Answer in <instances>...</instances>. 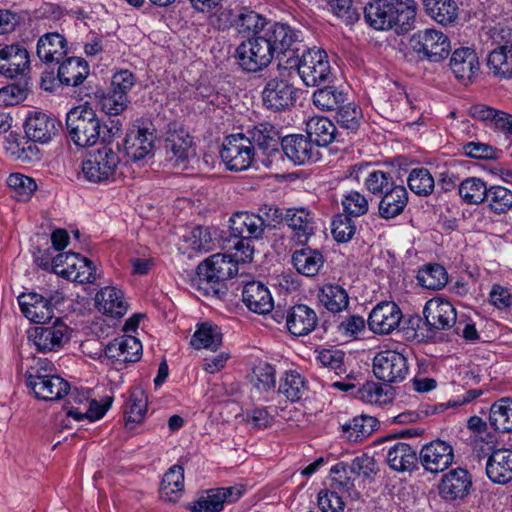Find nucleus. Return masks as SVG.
Masks as SVG:
<instances>
[{"label":"nucleus","instance_id":"1","mask_svg":"<svg viewBox=\"0 0 512 512\" xmlns=\"http://www.w3.org/2000/svg\"><path fill=\"white\" fill-rule=\"evenodd\" d=\"M66 126L71 141L78 147H92L101 138V120L96 111L87 104L69 110L66 115Z\"/></svg>","mask_w":512,"mask_h":512},{"label":"nucleus","instance_id":"2","mask_svg":"<svg viewBox=\"0 0 512 512\" xmlns=\"http://www.w3.org/2000/svg\"><path fill=\"white\" fill-rule=\"evenodd\" d=\"M229 228L231 235L236 238L233 249L236 250L238 259L250 262L254 254L251 243L255 239H260L265 231L263 221H260L255 213L239 211L230 217Z\"/></svg>","mask_w":512,"mask_h":512},{"label":"nucleus","instance_id":"3","mask_svg":"<svg viewBox=\"0 0 512 512\" xmlns=\"http://www.w3.org/2000/svg\"><path fill=\"white\" fill-rule=\"evenodd\" d=\"M120 158L109 147L90 153L81 164L82 177L91 183H105L115 178Z\"/></svg>","mask_w":512,"mask_h":512},{"label":"nucleus","instance_id":"4","mask_svg":"<svg viewBox=\"0 0 512 512\" xmlns=\"http://www.w3.org/2000/svg\"><path fill=\"white\" fill-rule=\"evenodd\" d=\"M53 271L70 281L80 284L96 281V267L86 257L78 253L67 252L58 254L52 261Z\"/></svg>","mask_w":512,"mask_h":512},{"label":"nucleus","instance_id":"5","mask_svg":"<svg viewBox=\"0 0 512 512\" xmlns=\"http://www.w3.org/2000/svg\"><path fill=\"white\" fill-rule=\"evenodd\" d=\"M273 57L272 46L263 36L243 41L236 49L237 62L247 72H258L266 68Z\"/></svg>","mask_w":512,"mask_h":512},{"label":"nucleus","instance_id":"6","mask_svg":"<svg viewBox=\"0 0 512 512\" xmlns=\"http://www.w3.org/2000/svg\"><path fill=\"white\" fill-rule=\"evenodd\" d=\"M220 156L228 170L244 171L254 160V145L251 139L243 134L230 135L223 142Z\"/></svg>","mask_w":512,"mask_h":512},{"label":"nucleus","instance_id":"7","mask_svg":"<svg viewBox=\"0 0 512 512\" xmlns=\"http://www.w3.org/2000/svg\"><path fill=\"white\" fill-rule=\"evenodd\" d=\"M70 339L69 327L60 319L55 318L51 324L37 326L28 331V340L39 352H56Z\"/></svg>","mask_w":512,"mask_h":512},{"label":"nucleus","instance_id":"8","mask_svg":"<svg viewBox=\"0 0 512 512\" xmlns=\"http://www.w3.org/2000/svg\"><path fill=\"white\" fill-rule=\"evenodd\" d=\"M412 49L433 62L445 59L450 53L449 38L436 29H425L415 33L411 40Z\"/></svg>","mask_w":512,"mask_h":512},{"label":"nucleus","instance_id":"9","mask_svg":"<svg viewBox=\"0 0 512 512\" xmlns=\"http://www.w3.org/2000/svg\"><path fill=\"white\" fill-rule=\"evenodd\" d=\"M238 258L236 252L233 256L225 253L213 254L198 265L197 274L200 279L211 283L230 279L237 274L238 263H245Z\"/></svg>","mask_w":512,"mask_h":512},{"label":"nucleus","instance_id":"10","mask_svg":"<svg viewBox=\"0 0 512 512\" xmlns=\"http://www.w3.org/2000/svg\"><path fill=\"white\" fill-rule=\"evenodd\" d=\"M373 373L384 382L402 381L409 373L407 358L395 350L380 351L373 359Z\"/></svg>","mask_w":512,"mask_h":512},{"label":"nucleus","instance_id":"11","mask_svg":"<svg viewBox=\"0 0 512 512\" xmlns=\"http://www.w3.org/2000/svg\"><path fill=\"white\" fill-rule=\"evenodd\" d=\"M297 70L306 86H316L326 81L331 73L326 52L317 48L309 49L302 54Z\"/></svg>","mask_w":512,"mask_h":512},{"label":"nucleus","instance_id":"12","mask_svg":"<svg viewBox=\"0 0 512 512\" xmlns=\"http://www.w3.org/2000/svg\"><path fill=\"white\" fill-rule=\"evenodd\" d=\"M148 122L136 120L126 133L124 150L133 161L149 156L154 148V129Z\"/></svg>","mask_w":512,"mask_h":512},{"label":"nucleus","instance_id":"13","mask_svg":"<svg viewBox=\"0 0 512 512\" xmlns=\"http://www.w3.org/2000/svg\"><path fill=\"white\" fill-rule=\"evenodd\" d=\"M242 485L209 489L187 508L192 512H220L226 503H233L244 495Z\"/></svg>","mask_w":512,"mask_h":512},{"label":"nucleus","instance_id":"14","mask_svg":"<svg viewBox=\"0 0 512 512\" xmlns=\"http://www.w3.org/2000/svg\"><path fill=\"white\" fill-rule=\"evenodd\" d=\"M453 446L442 440H434L424 445L419 453L423 469L429 473H440L448 469L454 462Z\"/></svg>","mask_w":512,"mask_h":512},{"label":"nucleus","instance_id":"15","mask_svg":"<svg viewBox=\"0 0 512 512\" xmlns=\"http://www.w3.org/2000/svg\"><path fill=\"white\" fill-rule=\"evenodd\" d=\"M402 312L394 302H381L377 304L369 314V329L379 335L392 333L400 325Z\"/></svg>","mask_w":512,"mask_h":512},{"label":"nucleus","instance_id":"16","mask_svg":"<svg viewBox=\"0 0 512 512\" xmlns=\"http://www.w3.org/2000/svg\"><path fill=\"white\" fill-rule=\"evenodd\" d=\"M296 99V89L285 79H270L263 91V105L273 111H282L293 105Z\"/></svg>","mask_w":512,"mask_h":512},{"label":"nucleus","instance_id":"17","mask_svg":"<svg viewBox=\"0 0 512 512\" xmlns=\"http://www.w3.org/2000/svg\"><path fill=\"white\" fill-rule=\"evenodd\" d=\"M167 159L180 165L196 156V146L193 137L183 128L169 131L165 140Z\"/></svg>","mask_w":512,"mask_h":512},{"label":"nucleus","instance_id":"18","mask_svg":"<svg viewBox=\"0 0 512 512\" xmlns=\"http://www.w3.org/2000/svg\"><path fill=\"white\" fill-rule=\"evenodd\" d=\"M426 323L436 330H446L456 324L457 313L453 304L439 297L428 300L423 309Z\"/></svg>","mask_w":512,"mask_h":512},{"label":"nucleus","instance_id":"19","mask_svg":"<svg viewBox=\"0 0 512 512\" xmlns=\"http://www.w3.org/2000/svg\"><path fill=\"white\" fill-rule=\"evenodd\" d=\"M29 53L19 44L6 45L0 48V74L14 78L29 69Z\"/></svg>","mask_w":512,"mask_h":512},{"label":"nucleus","instance_id":"20","mask_svg":"<svg viewBox=\"0 0 512 512\" xmlns=\"http://www.w3.org/2000/svg\"><path fill=\"white\" fill-rule=\"evenodd\" d=\"M284 154L296 165H303L318 160V150L304 135H288L282 139Z\"/></svg>","mask_w":512,"mask_h":512},{"label":"nucleus","instance_id":"21","mask_svg":"<svg viewBox=\"0 0 512 512\" xmlns=\"http://www.w3.org/2000/svg\"><path fill=\"white\" fill-rule=\"evenodd\" d=\"M18 304L23 315L31 322L46 324L53 317V309L43 295L36 292L22 293L18 296Z\"/></svg>","mask_w":512,"mask_h":512},{"label":"nucleus","instance_id":"22","mask_svg":"<svg viewBox=\"0 0 512 512\" xmlns=\"http://www.w3.org/2000/svg\"><path fill=\"white\" fill-rule=\"evenodd\" d=\"M25 133L33 142L47 143L57 133V122L43 112H30L25 122Z\"/></svg>","mask_w":512,"mask_h":512},{"label":"nucleus","instance_id":"23","mask_svg":"<svg viewBox=\"0 0 512 512\" xmlns=\"http://www.w3.org/2000/svg\"><path fill=\"white\" fill-rule=\"evenodd\" d=\"M472 480L467 470L455 468L444 474L440 485L439 493L447 500H455L465 497L471 488Z\"/></svg>","mask_w":512,"mask_h":512},{"label":"nucleus","instance_id":"24","mask_svg":"<svg viewBox=\"0 0 512 512\" xmlns=\"http://www.w3.org/2000/svg\"><path fill=\"white\" fill-rule=\"evenodd\" d=\"M141 353V342L130 335L115 338L105 348V356L119 363L136 362L140 359Z\"/></svg>","mask_w":512,"mask_h":512},{"label":"nucleus","instance_id":"25","mask_svg":"<svg viewBox=\"0 0 512 512\" xmlns=\"http://www.w3.org/2000/svg\"><path fill=\"white\" fill-rule=\"evenodd\" d=\"M95 305L99 312L111 318L123 317L128 309L123 292L114 286L101 288L96 293Z\"/></svg>","mask_w":512,"mask_h":512},{"label":"nucleus","instance_id":"26","mask_svg":"<svg viewBox=\"0 0 512 512\" xmlns=\"http://www.w3.org/2000/svg\"><path fill=\"white\" fill-rule=\"evenodd\" d=\"M486 474L496 484H506L512 480V450H493L486 463Z\"/></svg>","mask_w":512,"mask_h":512},{"label":"nucleus","instance_id":"27","mask_svg":"<svg viewBox=\"0 0 512 512\" xmlns=\"http://www.w3.org/2000/svg\"><path fill=\"white\" fill-rule=\"evenodd\" d=\"M317 315L306 305L292 307L286 317V326L295 336H305L311 333L317 325Z\"/></svg>","mask_w":512,"mask_h":512},{"label":"nucleus","instance_id":"28","mask_svg":"<svg viewBox=\"0 0 512 512\" xmlns=\"http://www.w3.org/2000/svg\"><path fill=\"white\" fill-rule=\"evenodd\" d=\"M242 300L255 313L265 314L273 308V300L268 288L257 281L249 282L244 286Z\"/></svg>","mask_w":512,"mask_h":512},{"label":"nucleus","instance_id":"29","mask_svg":"<svg viewBox=\"0 0 512 512\" xmlns=\"http://www.w3.org/2000/svg\"><path fill=\"white\" fill-rule=\"evenodd\" d=\"M66 52V39L57 32L46 33L37 42V55L44 63H59Z\"/></svg>","mask_w":512,"mask_h":512},{"label":"nucleus","instance_id":"30","mask_svg":"<svg viewBox=\"0 0 512 512\" xmlns=\"http://www.w3.org/2000/svg\"><path fill=\"white\" fill-rule=\"evenodd\" d=\"M417 6L414 0H391V27L397 33H406L414 25Z\"/></svg>","mask_w":512,"mask_h":512},{"label":"nucleus","instance_id":"31","mask_svg":"<svg viewBox=\"0 0 512 512\" xmlns=\"http://www.w3.org/2000/svg\"><path fill=\"white\" fill-rule=\"evenodd\" d=\"M450 67L459 80H470L479 70L477 54L468 47L456 49L452 53Z\"/></svg>","mask_w":512,"mask_h":512},{"label":"nucleus","instance_id":"32","mask_svg":"<svg viewBox=\"0 0 512 512\" xmlns=\"http://www.w3.org/2000/svg\"><path fill=\"white\" fill-rule=\"evenodd\" d=\"M36 398L45 401H55L67 395L70 391L69 383L56 373L28 387Z\"/></svg>","mask_w":512,"mask_h":512},{"label":"nucleus","instance_id":"33","mask_svg":"<svg viewBox=\"0 0 512 512\" xmlns=\"http://www.w3.org/2000/svg\"><path fill=\"white\" fill-rule=\"evenodd\" d=\"M300 36L301 33L298 30L283 23L270 25L263 35L266 41L270 42L273 54L275 52L284 53L286 50L290 49L293 44L300 41Z\"/></svg>","mask_w":512,"mask_h":512},{"label":"nucleus","instance_id":"34","mask_svg":"<svg viewBox=\"0 0 512 512\" xmlns=\"http://www.w3.org/2000/svg\"><path fill=\"white\" fill-rule=\"evenodd\" d=\"M317 296L320 304L332 313H340L349 306L348 292L337 283L323 284L319 288Z\"/></svg>","mask_w":512,"mask_h":512},{"label":"nucleus","instance_id":"35","mask_svg":"<svg viewBox=\"0 0 512 512\" xmlns=\"http://www.w3.org/2000/svg\"><path fill=\"white\" fill-rule=\"evenodd\" d=\"M324 256L317 249L301 248L292 254V264L299 274L306 277L316 276L324 266Z\"/></svg>","mask_w":512,"mask_h":512},{"label":"nucleus","instance_id":"36","mask_svg":"<svg viewBox=\"0 0 512 512\" xmlns=\"http://www.w3.org/2000/svg\"><path fill=\"white\" fill-rule=\"evenodd\" d=\"M285 219L294 233L295 241L299 244L306 243L314 233V219L306 209H289Z\"/></svg>","mask_w":512,"mask_h":512},{"label":"nucleus","instance_id":"37","mask_svg":"<svg viewBox=\"0 0 512 512\" xmlns=\"http://www.w3.org/2000/svg\"><path fill=\"white\" fill-rule=\"evenodd\" d=\"M89 75L88 63L80 57H70L62 62L58 69V79L66 86H78Z\"/></svg>","mask_w":512,"mask_h":512},{"label":"nucleus","instance_id":"38","mask_svg":"<svg viewBox=\"0 0 512 512\" xmlns=\"http://www.w3.org/2000/svg\"><path fill=\"white\" fill-rule=\"evenodd\" d=\"M386 460L389 467L397 472L410 471L417 462L416 451L407 443L397 442L388 448Z\"/></svg>","mask_w":512,"mask_h":512},{"label":"nucleus","instance_id":"39","mask_svg":"<svg viewBox=\"0 0 512 512\" xmlns=\"http://www.w3.org/2000/svg\"><path fill=\"white\" fill-rule=\"evenodd\" d=\"M408 203V192L403 185H398L379 200L378 211L383 219H393L400 215Z\"/></svg>","mask_w":512,"mask_h":512},{"label":"nucleus","instance_id":"40","mask_svg":"<svg viewBox=\"0 0 512 512\" xmlns=\"http://www.w3.org/2000/svg\"><path fill=\"white\" fill-rule=\"evenodd\" d=\"M184 492V469L180 465L171 466L164 474L160 494L165 501L176 502Z\"/></svg>","mask_w":512,"mask_h":512},{"label":"nucleus","instance_id":"41","mask_svg":"<svg viewBox=\"0 0 512 512\" xmlns=\"http://www.w3.org/2000/svg\"><path fill=\"white\" fill-rule=\"evenodd\" d=\"M378 420L373 416L360 415L342 425L345 438L350 442H358L370 436L378 427Z\"/></svg>","mask_w":512,"mask_h":512},{"label":"nucleus","instance_id":"42","mask_svg":"<svg viewBox=\"0 0 512 512\" xmlns=\"http://www.w3.org/2000/svg\"><path fill=\"white\" fill-rule=\"evenodd\" d=\"M426 13L441 25L453 24L458 19L459 8L454 0H424Z\"/></svg>","mask_w":512,"mask_h":512},{"label":"nucleus","instance_id":"43","mask_svg":"<svg viewBox=\"0 0 512 512\" xmlns=\"http://www.w3.org/2000/svg\"><path fill=\"white\" fill-rule=\"evenodd\" d=\"M307 133L311 142L317 146H327L335 138L336 127L332 121L323 116L311 117L306 123Z\"/></svg>","mask_w":512,"mask_h":512},{"label":"nucleus","instance_id":"44","mask_svg":"<svg viewBox=\"0 0 512 512\" xmlns=\"http://www.w3.org/2000/svg\"><path fill=\"white\" fill-rule=\"evenodd\" d=\"M147 395L140 388L130 391L125 405L126 426L133 429L135 425L142 423L147 411Z\"/></svg>","mask_w":512,"mask_h":512},{"label":"nucleus","instance_id":"45","mask_svg":"<svg viewBox=\"0 0 512 512\" xmlns=\"http://www.w3.org/2000/svg\"><path fill=\"white\" fill-rule=\"evenodd\" d=\"M488 68L500 78H512V44H504L493 49L487 60Z\"/></svg>","mask_w":512,"mask_h":512},{"label":"nucleus","instance_id":"46","mask_svg":"<svg viewBox=\"0 0 512 512\" xmlns=\"http://www.w3.org/2000/svg\"><path fill=\"white\" fill-rule=\"evenodd\" d=\"M222 343V333L220 328L211 323L204 322L197 326L191 338V345L195 349L217 350Z\"/></svg>","mask_w":512,"mask_h":512},{"label":"nucleus","instance_id":"47","mask_svg":"<svg viewBox=\"0 0 512 512\" xmlns=\"http://www.w3.org/2000/svg\"><path fill=\"white\" fill-rule=\"evenodd\" d=\"M21 368L25 369L26 386L35 383L56 373L55 365L47 358L32 357L21 362Z\"/></svg>","mask_w":512,"mask_h":512},{"label":"nucleus","instance_id":"48","mask_svg":"<svg viewBox=\"0 0 512 512\" xmlns=\"http://www.w3.org/2000/svg\"><path fill=\"white\" fill-rule=\"evenodd\" d=\"M391 1L374 0L364 9L367 23L377 30H388L391 27Z\"/></svg>","mask_w":512,"mask_h":512},{"label":"nucleus","instance_id":"49","mask_svg":"<svg viewBox=\"0 0 512 512\" xmlns=\"http://www.w3.org/2000/svg\"><path fill=\"white\" fill-rule=\"evenodd\" d=\"M488 187L478 177H468L460 182L458 193L462 201L469 205H479L485 202Z\"/></svg>","mask_w":512,"mask_h":512},{"label":"nucleus","instance_id":"50","mask_svg":"<svg viewBox=\"0 0 512 512\" xmlns=\"http://www.w3.org/2000/svg\"><path fill=\"white\" fill-rule=\"evenodd\" d=\"M113 402L111 396H105L101 402L89 399L85 407H71L67 410V416L73 418L76 421H81L84 418L90 421H96L102 418L110 408Z\"/></svg>","mask_w":512,"mask_h":512},{"label":"nucleus","instance_id":"51","mask_svg":"<svg viewBox=\"0 0 512 512\" xmlns=\"http://www.w3.org/2000/svg\"><path fill=\"white\" fill-rule=\"evenodd\" d=\"M490 424L500 432L512 431V399L502 398L490 408Z\"/></svg>","mask_w":512,"mask_h":512},{"label":"nucleus","instance_id":"52","mask_svg":"<svg viewBox=\"0 0 512 512\" xmlns=\"http://www.w3.org/2000/svg\"><path fill=\"white\" fill-rule=\"evenodd\" d=\"M398 185L399 184L394 181L390 173L382 170L373 169L371 172H368L367 176L364 178V186L366 189L379 199H382Z\"/></svg>","mask_w":512,"mask_h":512},{"label":"nucleus","instance_id":"53","mask_svg":"<svg viewBox=\"0 0 512 512\" xmlns=\"http://www.w3.org/2000/svg\"><path fill=\"white\" fill-rule=\"evenodd\" d=\"M279 392L292 402L299 401L306 392L304 378L295 370L286 371L280 379Z\"/></svg>","mask_w":512,"mask_h":512},{"label":"nucleus","instance_id":"54","mask_svg":"<svg viewBox=\"0 0 512 512\" xmlns=\"http://www.w3.org/2000/svg\"><path fill=\"white\" fill-rule=\"evenodd\" d=\"M357 395L362 402L378 407L389 404L393 399L391 390L376 382H366L363 384L359 388Z\"/></svg>","mask_w":512,"mask_h":512},{"label":"nucleus","instance_id":"55","mask_svg":"<svg viewBox=\"0 0 512 512\" xmlns=\"http://www.w3.org/2000/svg\"><path fill=\"white\" fill-rule=\"evenodd\" d=\"M417 280L421 286L427 289L439 290L446 285L448 275L443 266L429 264L418 271Z\"/></svg>","mask_w":512,"mask_h":512},{"label":"nucleus","instance_id":"56","mask_svg":"<svg viewBox=\"0 0 512 512\" xmlns=\"http://www.w3.org/2000/svg\"><path fill=\"white\" fill-rule=\"evenodd\" d=\"M313 104L322 111H332L345 101V94L333 86L317 89L312 96Z\"/></svg>","mask_w":512,"mask_h":512},{"label":"nucleus","instance_id":"57","mask_svg":"<svg viewBox=\"0 0 512 512\" xmlns=\"http://www.w3.org/2000/svg\"><path fill=\"white\" fill-rule=\"evenodd\" d=\"M485 201L494 213H506L512 208V191L504 186L492 185L488 187Z\"/></svg>","mask_w":512,"mask_h":512},{"label":"nucleus","instance_id":"58","mask_svg":"<svg viewBox=\"0 0 512 512\" xmlns=\"http://www.w3.org/2000/svg\"><path fill=\"white\" fill-rule=\"evenodd\" d=\"M251 143H255L263 150H275L279 135L275 127L269 123H259L249 131Z\"/></svg>","mask_w":512,"mask_h":512},{"label":"nucleus","instance_id":"59","mask_svg":"<svg viewBox=\"0 0 512 512\" xmlns=\"http://www.w3.org/2000/svg\"><path fill=\"white\" fill-rule=\"evenodd\" d=\"M6 182L18 201L29 200L37 189L34 179L21 173L10 174Z\"/></svg>","mask_w":512,"mask_h":512},{"label":"nucleus","instance_id":"60","mask_svg":"<svg viewBox=\"0 0 512 512\" xmlns=\"http://www.w3.org/2000/svg\"><path fill=\"white\" fill-rule=\"evenodd\" d=\"M410 190L420 196H427L434 190V178L425 168L413 169L407 178Z\"/></svg>","mask_w":512,"mask_h":512},{"label":"nucleus","instance_id":"61","mask_svg":"<svg viewBox=\"0 0 512 512\" xmlns=\"http://www.w3.org/2000/svg\"><path fill=\"white\" fill-rule=\"evenodd\" d=\"M251 383L260 392L273 389L276 383L274 367L266 362L256 365L252 371Z\"/></svg>","mask_w":512,"mask_h":512},{"label":"nucleus","instance_id":"62","mask_svg":"<svg viewBox=\"0 0 512 512\" xmlns=\"http://www.w3.org/2000/svg\"><path fill=\"white\" fill-rule=\"evenodd\" d=\"M235 25L239 33L256 35L264 29L266 20L262 15L245 9L238 15Z\"/></svg>","mask_w":512,"mask_h":512},{"label":"nucleus","instance_id":"63","mask_svg":"<svg viewBox=\"0 0 512 512\" xmlns=\"http://www.w3.org/2000/svg\"><path fill=\"white\" fill-rule=\"evenodd\" d=\"M366 326L363 317L350 315L343 318L336 327L337 335L344 341L357 339Z\"/></svg>","mask_w":512,"mask_h":512},{"label":"nucleus","instance_id":"64","mask_svg":"<svg viewBox=\"0 0 512 512\" xmlns=\"http://www.w3.org/2000/svg\"><path fill=\"white\" fill-rule=\"evenodd\" d=\"M362 118L361 109L353 103L341 106L336 116L339 125L350 132L359 128Z\"/></svg>","mask_w":512,"mask_h":512}]
</instances>
